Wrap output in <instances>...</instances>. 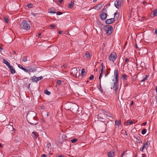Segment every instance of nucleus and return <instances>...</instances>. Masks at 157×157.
Returning <instances> with one entry per match:
<instances>
[{
    "mask_svg": "<svg viewBox=\"0 0 157 157\" xmlns=\"http://www.w3.org/2000/svg\"><path fill=\"white\" fill-rule=\"evenodd\" d=\"M149 76L148 75H145L144 77L141 80L142 82H143L147 80V78H148Z\"/></svg>",
    "mask_w": 157,
    "mask_h": 157,
    "instance_id": "72a5a7b5",
    "label": "nucleus"
},
{
    "mask_svg": "<svg viewBox=\"0 0 157 157\" xmlns=\"http://www.w3.org/2000/svg\"><path fill=\"white\" fill-rule=\"evenodd\" d=\"M115 19L114 18H111L107 19L105 21V23L108 24H110L113 23L114 22Z\"/></svg>",
    "mask_w": 157,
    "mask_h": 157,
    "instance_id": "9d476101",
    "label": "nucleus"
},
{
    "mask_svg": "<svg viewBox=\"0 0 157 157\" xmlns=\"http://www.w3.org/2000/svg\"><path fill=\"white\" fill-rule=\"evenodd\" d=\"M71 73L73 74H75L77 73V68L74 67L71 69Z\"/></svg>",
    "mask_w": 157,
    "mask_h": 157,
    "instance_id": "a211bd4d",
    "label": "nucleus"
},
{
    "mask_svg": "<svg viewBox=\"0 0 157 157\" xmlns=\"http://www.w3.org/2000/svg\"><path fill=\"white\" fill-rule=\"evenodd\" d=\"M147 124L146 122H144L143 123V125L144 126L145 125Z\"/></svg>",
    "mask_w": 157,
    "mask_h": 157,
    "instance_id": "13d9d810",
    "label": "nucleus"
},
{
    "mask_svg": "<svg viewBox=\"0 0 157 157\" xmlns=\"http://www.w3.org/2000/svg\"><path fill=\"white\" fill-rule=\"evenodd\" d=\"M155 34H157V29L155 30Z\"/></svg>",
    "mask_w": 157,
    "mask_h": 157,
    "instance_id": "338daca9",
    "label": "nucleus"
},
{
    "mask_svg": "<svg viewBox=\"0 0 157 157\" xmlns=\"http://www.w3.org/2000/svg\"><path fill=\"white\" fill-rule=\"evenodd\" d=\"M124 154H125V152H124L122 153L121 157H123V156H124Z\"/></svg>",
    "mask_w": 157,
    "mask_h": 157,
    "instance_id": "864d4df0",
    "label": "nucleus"
},
{
    "mask_svg": "<svg viewBox=\"0 0 157 157\" xmlns=\"http://www.w3.org/2000/svg\"><path fill=\"white\" fill-rule=\"evenodd\" d=\"M117 57V53L115 52H113L109 56V59L110 61L114 62Z\"/></svg>",
    "mask_w": 157,
    "mask_h": 157,
    "instance_id": "20e7f679",
    "label": "nucleus"
},
{
    "mask_svg": "<svg viewBox=\"0 0 157 157\" xmlns=\"http://www.w3.org/2000/svg\"><path fill=\"white\" fill-rule=\"evenodd\" d=\"M31 79L33 82H36V77L35 76H34L31 78Z\"/></svg>",
    "mask_w": 157,
    "mask_h": 157,
    "instance_id": "2f4dec72",
    "label": "nucleus"
},
{
    "mask_svg": "<svg viewBox=\"0 0 157 157\" xmlns=\"http://www.w3.org/2000/svg\"><path fill=\"white\" fill-rule=\"evenodd\" d=\"M114 19L115 20H117L119 17V13L117 12L114 13Z\"/></svg>",
    "mask_w": 157,
    "mask_h": 157,
    "instance_id": "4be33fe9",
    "label": "nucleus"
},
{
    "mask_svg": "<svg viewBox=\"0 0 157 157\" xmlns=\"http://www.w3.org/2000/svg\"><path fill=\"white\" fill-rule=\"evenodd\" d=\"M57 84L58 85H60L61 83V81L60 80H58L57 81Z\"/></svg>",
    "mask_w": 157,
    "mask_h": 157,
    "instance_id": "37998d69",
    "label": "nucleus"
},
{
    "mask_svg": "<svg viewBox=\"0 0 157 157\" xmlns=\"http://www.w3.org/2000/svg\"><path fill=\"white\" fill-rule=\"evenodd\" d=\"M107 14L103 12H101V13L100 17L102 20H105L107 17Z\"/></svg>",
    "mask_w": 157,
    "mask_h": 157,
    "instance_id": "1a4fd4ad",
    "label": "nucleus"
},
{
    "mask_svg": "<svg viewBox=\"0 0 157 157\" xmlns=\"http://www.w3.org/2000/svg\"><path fill=\"white\" fill-rule=\"evenodd\" d=\"M128 122V123H129V124L130 125L132 124L133 123V121H130Z\"/></svg>",
    "mask_w": 157,
    "mask_h": 157,
    "instance_id": "09e8293b",
    "label": "nucleus"
},
{
    "mask_svg": "<svg viewBox=\"0 0 157 157\" xmlns=\"http://www.w3.org/2000/svg\"><path fill=\"white\" fill-rule=\"evenodd\" d=\"M102 111H103V112L104 113H106V114L107 115H108L107 114V112L104 109H102Z\"/></svg>",
    "mask_w": 157,
    "mask_h": 157,
    "instance_id": "603ef678",
    "label": "nucleus"
},
{
    "mask_svg": "<svg viewBox=\"0 0 157 157\" xmlns=\"http://www.w3.org/2000/svg\"><path fill=\"white\" fill-rule=\"evenodd\" d=\"M57 157H64V156L63 155H59V156H58Z\"/></svg>",
    "mask_w": 157,
    "mask_h": 157,
    "instance_id": "4d7b16f0",
    "label": "nucleus"
},
{
    "mask_svg": "<svg viewBox=\"0 0 157 157\" xmlns=\"http://www.w3.org/2000/svg\"><path fill=\"white\" fill-rule=\"evenodd\" d=\"M30 68L32 70V72H34L37 71V67L33 65H31L29 66Z\"/></svg>",
    "mask_w": 157,
    "mask_h": 157,
    "instance_id": "4468645a",
    "label": "nucleus"
},
{
    "mask_svg": "<svg viewBox=\"0 0 157 157\" xmlns=\"http://www.w3.org/2000/svg\"><path fill=\"white\" fill-rule=\"evenodd\" d=\"M4 20L5 21L6 23H8L9 22L8 19L6 17H4Z\"/></svg>",
    "mask_w": 157,
    "mask_h": 157,
    "instance_id": "c03bdc74",
    "label": "nucleus"
},
{
    "mask_svg": "<svg viewBox=\"0 0 157 157\" xmlns=\"http://www.w3.org/2000/svg\"><path fill=\"white\" fill-rule=\"evenodd\" d=\"M46 155L45 154H43L41 155V157H46Z\"/></svg>",
    "mask_w": 157,
    "mask_h": 157,
    "instance_id": "5fc2aeb1",
    "label": "nucleus"
},
{
    "mask_svg": "<svg viewBox=\"0 0 157 157\" xmlns=\"http://www.w3.org/2000/svg\"><path fill=\"white\" fill-rule=\"evenodd\" d=\"M94 78V76L93 75H92L89 77V79L90 80H91L93 79Z\"/></svg>",
    "mask_w": 157,
    "mask_h": 157,
    "instance_id": "a18cd8bd",
    "label": "nucleus"
},
{
    "mask_svg": "<svg viewBox=\"0 0 157 157\" xmlns=\"http://www.w3.org/2000/svg\"><path fill=\"white\" fill-rule=\"evenodd\" d=\"M124 133V135H125L127 136L128 135L127 132L126 131H125Z\"/></svg>",
    "mask_w": 157,
    "mask_h": 157,
    "instance_id": "052dcab7",
    "label": "nucleus"
},
{
    "mask_svg": "<svg viewBox=\"0 0 157 157\" xmlns=\"http://www.w3.org/2000/svg\"><path fill=\"white\" fill-rule=\"evenodd\" d=\"M129 61V60L128 58H125V63H127Z\"/></svg>",
    "mask_w": 157,
    "mask_h": 157,
    "instance_id": "8fccbe9b",
    "label": "nucleus"
},
{
    "mask_svg": "<svg viewBox=\"0 0 157 157\" xmlns=\"http://www.w3.org/2000/svg\"><path fill=\"white\" fill-rule=\"evenodd\" d=\"M98 89H99V90L101 92V93H102L103 92V90L101 88V82L100 83Z\"/></svg>",
    "mask_w": 157,
    "mask_h": 157,
    "instance_id": "c9c22d12",
    "label": "nucleus"
},
{
    "mask_svg": "<svg viewBox=\"0 0 157 157\" xmlns=\"http://www.w3.org/2000/svg\"><path fill=\"white\" fill-rule=\"evenodd\" d=\"M27 60V59L26 56H23L22 58V61L23 62H26Z\"/></svg>",
    "mask_w": 157,
    "mask_h": 157,
    "instance_id": "a19ab883",
    "label": "nucleus"
},
{
    "mask_svg": "<svg viewBox=\"0 0 157 157\" xmlns=\"http://www.w3.org/2000/svg\"><path fill=\"white\" fill-rule=\"evenodd\" d=\"M77 141V139L76 138L74 139L71 140V142L72 143H74Z\"/></svg>",
    "mask_w": 157,
    "mask_h": 157,
    "instance_id": "79ce46f5",
    "label": "nucleus"
},
{
    "mask_svg": "<svg viewBox=\"0 0 157 157\" xmlns=\"http://www.w3.org/2000/svg\"><path fill=\"white\" fill-rule=\"evenodd\" d=\"M151 15L152 17L157 16V10H156L152 11V13H151Z\"/></svg>",
    "mask_w": 157,
    "mask_h": 157,
    "instance_id": "b1692460",
    "label": "nucleus"
},
{
    "mask_svg": "<svg viewBox=\"0 0 157 157\" xmlns=\"http://www.w3.org/2000/svg\"><path fill=\"white\" fill-rule=\"evenodd\" d=\"M137 142L139 144H141L142 143V140L140 137V136H137L136 138Z\"/></svg>",
    "mask_w": 157,
    "mask_h": 157,
    "instance_id": "393cba45",
    "label": "nucleus"
},
{
    "mask_svg": "<svg viewBox=\"0 0 157 157\" xmlns=\"http://www.w3.org/2000/svg\"><path fill=\"white\" fill-rule=\"evenodd\" d=\"M56 13L57 15H60L62 14V13H61L59 11H58L56 12Z\"/></svg>",
    "mask_w": 157,
    "mask_h": 157,
    "instance_id": "de8ad7c7",
    "label": "nucleus"
},
{
    "mask_svg": "<svg viewBox=\"0 0 157 157\" xmlns=\"http://www.w3.org/2000/svg\"><path fill=\"white\" fill-rule=\"evenodd\" d=\"M128 122H125L124 123V125H127L128 124Z\"/></svg>",
    "mask_w": 157,
    "mask_h": 157,
    "instance_id": "bf43d9fd",
    "label": "nucleus"
},
{
    "mask_svg": "<svg viewBox=\"0 0 157 157\" xmlns=\"http://www.w3.org/2000/svg\"><path fill=\"white\" fill-rule=\"evenodd\" d=\"M85 56L88 59H90V56L89 52L88 51H87L85 53Z\"/></svg>",
    "mask_w": 157,
    "mask_h": 157,
    "instance_id": "c85d7f7f",
    "label": "nucleus"
},
{
    "mask_svg": "<svg viewBox=\"0 0 157 157\" xmlns=\"http://www.w3.org/2000/svg\"><path fill=\"white\" fill-rule=\"evenodd\" d=\"M102 6H101V4H98L96 6H94V8L96 9L97 10H98L101 8Z\"/></svg>",
    "mask_w": 157,
    "mask_h": 157,
    "instance_id": "6ab92c4d",
    "label": "nucleus"
},
{
    "mask_svg": "<svg viewBox=\"0 0 157 157\" xmlns=\"http://www.w3.org/2000/svg\"><path fill=\"white\" fill-rule=\"evenodd\" d=\"M56 10L53 7L51 8L48 10V12L49 13H56Z\"/></svg>",
    "mask_w": 157,
    "mask_h": 157,
    "instance_id": "dca6fc26",
    "label": "nucleus"
},
{
    "mask_svg": "<svg viewBox=\"0 0 157 157\" xmlns=\"http://www.w3.org/2000/svg\"><path fill=\"white\" fill-rule=\"evenodd\" d=\"M12 74H14L16 72L15 70L13 67L12 66L10 65L8 67Z\"/></svg>",
    "mask_w": 157,
    "mask_h": 157,
    "instance_id": "9b49d317",
    "label": "nucleus"
},
{
    "mask_svg": "<svg viewBox=\"0 0 157 157\" xmlns=\"http://www.w3.org/2000/svg\"><path fill=\"white\" fill-rule=\"evenodd\" d=\"M18 67L21 68V69L22 70H23L24 71H25V70H26V68L23 67L21 65H20V64H19L18 65Z\"/></svg>",
    "mask_w": 157,
    "mask_h": 157,
    "instance_id": "4c0bfd02",
    "label": "nucleus"
},
{
    "mask_svg": "<svg viewBox=\"0 0 157 157\" xmlns=\"http://www.w3.org/2000/svg\"><path fill=\"white\" fill-rule=\"evenodd\" d=\"M43 78V77L42 76L39 77H36V82H37L38 81L42 79Z\"/></svg>",
    "mask_w": 157,
    "mask_h": 157,
    "instance_id": "e433bc0d",
    "label": "nucleus"
},
{
    "mask_svg": "<svg viewBox=\"0 0 157 157\" xmlns=\"http://www.w3.org/2000/svg\"><path fill=\"white\" fill-rule=\"evenodd\" d=\"M41 121L42 122H45V121L43 119H41Z\"/></svg>",
    "mask_w": 157,
    "mask_h": 157,
    "instance_id": "e2e57ef3",
    "label": "nucleus"
},
{
    "mask_svg": "<svg viewBox=\"0 0 157 157\" xmlns=\"http://www.w3.org/2000/svg\"><path fill=\"white\" fill-rule=\"evenodd\" d=\"M49 112H48L47 113V117L49 116Z\"/></svg>",
    "mask_w": 157,
    "mask_h": 157,
    "instance_id": "774afa93",
    "label": "nucleus"
},
{
    "mask_svg": "<svg viewBox=\"0 0 157 157\" xmlns=\"http://www.w3.org/2000/svg\"><path fill=\"white\" fill-rule=\"evenodd\" d=\"M44 93L48 95H49L51 94V92L48 91L47 90H44Z\"/></svg>",
    "mask_w": 157,
    "mask_h": 157,
    "instance_id": "f704fd0d",
    "label": "nucleus"
},
{
    "mask_svg": "<svg viewBox=\"0 0 157 157\" xmlns=\"http://www.w3.org/2000/svg\"><path fill=\"white\" fill-rule=\"evenodd\" d=\"M25 72L29 73V74H30L31 72H32V70L30 68L29 66L26 67Z\"/></svg>",
    "mask_w": 157,
    "mask_h": 157,
    "instance_id": "aec40b11",
    "label": "nucleus"
},
{
    "mask_svg": "<svg viewBox=\"0 0 157 157\" xmlns=\"http://www.w3.org/2000/svg\"><path fill=\"white\" fill-rule=\"evenodd\" d=\"M78 109L79 107L78 105L76 104L72 103L71 110L72 111V112L74 113L77 112Z\"/></svg>",
    "mask_w": 157,
    "mask_h": 157,
    "instance_id": "39448f33",
    "label": "nucleus"
},
{
    "mask_svg": "<svg viewBox=\"0 0 157 157\" xmlns=\"http://www.w3.org/2000/svg\"><path fill=\"white\" fill-rule=\"evenodd\" d=\"M115 123L116 125L119 126L121 124V121H116Z\"/></svg>",
    "mask_w": 157,
    "mask_h": 157,
    "instance_id": "58836bf2",
    "label": "nucleus"
},
{
    "mask_svg": "<svg viewBox=\"0 0 157 157\" xmlns=\"http://www.w3.org/2000/svg\"><path fill=\"white\" fill-rule=\"evenodd\" d=\"M21 27L22 29L25 30H28L30 29V25L29 21L24 20L21 25Z\"/></svg>",
    "mask_w": 157,
    "mask_h": 157,
    "instance_id": "f03ea898",
    "label": "nucleus"
},
{
    "mask_svg": "<svg viewBox=\"0 0 157 157\" xmlns=\"http://www.w3.org/2000/svg\"><path fill=\"white\" fill-rule=\"evenodd\" d=\"M67 66V65L65 64H64L63 65V68H65Z\"/></svg>",
    "mask_w": 157,
    "mask_h": 157,
    "instance_id": "6e6d98bb",
    "label": "nucleus"
},
{
    "mask_svg": "<svg viewBox=\"0 0 157 157\" xmlns=\"http://www.w3.org/2000/svg\"><path fill=\"white\" fill-rule=\"evenodd\" d=\"M150 144V141L147 140L146 143L144 144V145L146 147H147V148L148 147V145Z\"/></svg>",
    "mask_w": 157,
    "mask_h": 157,
    "instance_id": "473e14b6",
    "label": "nucleus"
},
{
    "mask_svg": "<svg viewBox=\"0 0 157 157\" xmlns=\"http://www.w3.org/2000/svg\"><path fill=\"white\" fill-rule=\"evenodd\" d=\"M147 132V130L146 129H144L141 131V133L143 135H144L146 133V132Z\"/></svg>",
    "mask_w": 157,
    "mask_h": 157,
    "instance_id": "ea45409f",
    "label": "nucleus"
},
{
    "mask_svg": "<svg viewBox=\"0 0 157 157\" xmlns=\"http://www.w3.org/2000/svg\"><path fill=\"white\" fill-rule=\"evenodd\" d=\"M98 120L100 121H102V120L103 119V118L102 116H101V114H99L97 118Z\"/></svg>",
    "mask_w": 157,
    "mask_h": 157,
    "instance_id": "bb28decb",
    "label": "nucleus"
},
{
    "mask_svg": "<svg viewBox=\"0 0 157 157\" xmlns=\"http://www.w3.org/2000/svg\"><path fill=\"white\" fill-rule=\"evenodd\" d=\"M101 66L102 67V68L101 70V73L100 74V75H99V80H100V83L101 82V79L102 77V73H103V68H104V66H103V63H101Z\"/></svg>",
    "mask_w": 157,
    "mask_h": 157,
    "instance_id": "f3484780",
    "label": "nucleus"
},
{
    "mask_svg": "<svg viewBox=\"0 0 157 157\" xmlns=\"http://www.w3.org/2000/svg\"><path fill=\"white\" fill-rule=\"evenodd\" d=\"M72 103H66L64 105V109L67 110H71Z\"/></svg>",
    "mask_w": 157,
    "mask_h": 157,
    "instance_id": "6e6552de",
    "label": "nucleus"
},
{
    "mask_svg": "<svg viewBox=\"0 0 157 157\" xmlns=\"http://www.w3.org/2000/svg\"><path fill=\"white\" fill-rule=\"evenodd\" d=\"M114 75L115 76V78H114L113 81H116V82H118L119 79H118V70L116 69L114 70Z\"/></svg>",
    "mask_w": 157,
    "mask_h": 157,
    "instance_id": "0eeeda50",
    "label": "nucleus"
},
{
    "mask_svg": "<svg viewBox=\"0 0 157 157\" xmlns=\"http://www.w3.org/2000/svg\"><path fill=\"white\" fill-rule=\"evenodd\" d=\"M133 101H132V102H131V104H130V105H131V106H132V105H133Z\"/></svg>",
    "mask_w": 157,
    "mask_h": 157,
    "instance_id": "69168bd1",
    "label": "nucleus"
},
{
    "mask_svg": "<svg viewBox=\"0 0 157 157\" xmlns=\"http://www.w3.org/2000/svg\"><path fill=\"white\" fill-rule=\"evenodd\" d=\"M128 76L126 75H122L121 76V79L123 80H126L127 79Z\"/></svg>",
    "mask_w": 157,
    "mask_h": 157,
    "instance_id": "5701e85b",
    "label": "nucleus"
},
{
    "mask_svg": "<svg viewBox=\"0 0 157 157\" xmlns=\"http://www.w3.org/2000/svg\"><path fill=\"white\" fill-rule=\"evenodd\" d=\"M50 26L51 27L52 29H54V28L55 27V25H53V24H51L50 25Z\"/></svg>",
    "mask_w": 157,
    "mask_h": 157,
    "instance_id": "3c124183",
    "label": "nucleus"
},
{
    "mask_svg": "<svg viewBox=\"0 0 157 157\" xmlns=\"http://www.w3.org/2000/svg\"><path fill=\"white\" fill-rule=\"evenodd\" d=\"M74 1L71 0L70 3L69 4V7L70 8H71L73 7Z\"/></svg>",
    "mask_w": 157,
    "mask_h": 157,
    "instance_id": "cd10ccee",
    "label": "nucleus"
},
{
    "mask_svg": "<svg viewBox=\"0 0 157 157\" xmlns=\"http://www.w3.org/2000/svg\"><path fill=\"white\" fill-rule=\"evenodd\" d=\"M121 4V2L119 1H116L115 2L114 5L116 8L119 9L120 8V6Z\"/></svg>",
    "mask_w": 157,
    "mask_h": 157,
    "instance_id": "f8f14e48",
    "label": "nucleus"
},
{
    "mask_svg": "<svg viewBox=\"0 0 157 157\" xmlns=\"http://www.w3.org/2000/svg\"><path fill=\"white\" fill-rule=\"evenodd\" d=\"M144 149H147V147H146L145 146L144 144L143 145V146L140 148V151H143Z\"/></svg>",
    "mask_w": 157,
    "mask_h": 157,
    "instance_id": "c756f323",
    "label": "nucleus"
},
{
    "mask_svg": "<svg viewBox=\"0 0 157 157\" xmlns=\"http://www.w3.org/2000/svg\"><path fill=\"white\" fill-rule=\"evenodd\" d=\"M3 62L8 67L10 66V64L8 61L5 59H3Z\"/></svg>",
    "mask_w": 157,
    "mask_h": 157,
    "instance_id": "412c9836",
    "label": "nucleus"
},
{
    "mask_svg": "<svg viewBox=\"0 0 157 157\" xmlns=\"http://www.w3.org/2000/svg\"><path fill=\"white\" fill-rule=\"evenodd\" d=\"M113 83L112 86L113 89L115 91L116 94L117 93V90L119 88V85L118 84V82L113 81Z\"/></svg>",
    "mask_w": 157,
    "mask_h": 157,
    "instance_id": "423d86ee",
    "label": "nucleus"
},
{
    "mask_svg": "<svg viewBox=\"0 0 157 157\" xmlns=\"http://www.w3.org/2000/svg\"><path fill=\"white\" fill-rule=\"evenodd\" d=\"M63 0H59V2L60 3H61L62 2Z\"/></svg>",
    "mask_w": 157,
    "mask_h": 157,
    "instance_id": "680f3d73",
    "label": "nucleus"
},
{
    "mask_svg": "<svg viewBox=\"0 0 157 157\" xmlns=\"http://www.w3.org/2000/svg\"><path fill=\"white\" fill-rule=\"evenodd\" d=\"M104 30L108 36H109L112 33L113 30V27L111 25H105L104 28Z\"/></svg>",
    "mask_w": 157,
    "mask_h": 157,
    "instance_id": "7ed1b4c3",
    "label": "nucleus"
},
{
    "mask_svg": "<svg viewBox=\"0 0 157 157\" xmlns=\"http://www.w3.org/2000/svg\"><path fill=\"white\" fill-rule=\"evenodd\" d=\"M62 32V31H59L58 32L59 34H61Z\"/></svg>",
    "mask_w": 157,
    "mask_h": 157,
    "instance_id": "0e129e2a",
    "label": "nucleus"
},
{
    "mask_svg": "<svg viewBox=\"0 0 157 157\" xmlns=\"http://www.w3.org/2000/svg\"><path fill=\"white\" fill-rule=\"evenodd\" d=\"M36 113L33 111L29 112L28 113L27 116V119L29 123L31 125H36L38 123L33 121H37V118L36 117Z\"/></svg>",
    "mask_w": 157,
    "mask_h": 157,
    "instance_id": "f257e3e1",
    "label": "nucleus"
},
{
    "mask_svg": "<svg viewBox=\"0 0 157 157\" xmlns=\"http://www.w3.org/2000/svg\"><path fill=\"white\" fill-rule=\"evenodd\" d=\"M33 5L32 4H28L27 6L29 8H30L32 7Z\"/></svg>",
    "mask_w": 157,
    "mask_h": 157,
    "instance_id": "49530a36",
    "label": "nucleus"
},
{
    "mask_svg": "<svg viewBox=\"0 0 157 157\" xmlns=\"http://www.w3.org/2000/svg\"><path fill=\"white\" fill-rule=\"evenodd\" d=\"M32 136L34 139L36 140L39 135L36 132L34 131L32 132Z\"/></svg>",
    "mask_w": 157,
    "mask_h": 157,
    "instance_id": "ddd939ff",
    "label": "nucleus"
},
{
    "mask_svg": "<svg viewBox=\"0 0 157 157\" xmlns=\"http://www.w3.org/2000/svg\"><path fill=\"white\" fill-rule=\"evenodd\" d=\"M85 72V70L84 68H83L81 70V75H79L78 76V78H82V77L84 75V73Z\"/></svg>",
    "mask_w": 157,
    "mask_h": 157,
    "instance_id": "2eb2a0df",
    "label": "nucleus"
},
{
    "mask_svg": "<svg viewBox=\"0 0 157 157\" xmlns=\"http://www.w3.org/2000/svg\"><path fill=\"white\" fill-rule=\"evenodd\" d=\"M114 155V152H109L108 153V157H113Z\"/></svg>",
    "mask_w": 157,
    "mask_h": 157,
    "instance_id": "a878e982",
    "label": "nucleus"
},
{
    "mask_svg": "<svg viewBox=\"0 0 157 157\" xmlns=\"http://www.w3.org/2000/svg\"><path fill=\"white\" fill-rule=\"evenodd\" d=\"M46 147L48 148V150L49 151V150H51V148H50V147H51V144L50 143H48L46 145Z\"/></svg>",
    "mask_w": 157,
    "mask_h": 157,
    "instance_id": "7c9ffc66",
    "label": "nucleus"
}]
</instances>
